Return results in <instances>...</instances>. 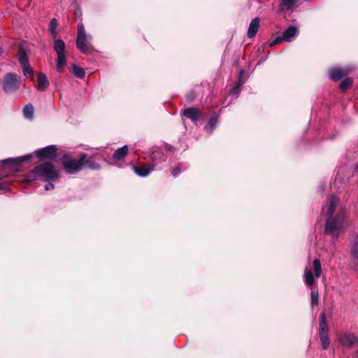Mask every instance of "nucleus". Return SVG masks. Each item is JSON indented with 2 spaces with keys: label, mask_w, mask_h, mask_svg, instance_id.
I'll return each mask as SVG.
<instances>
[{
  "label": "nucleus",
  "mask_w": 358,
  "mask_h": 358,
  "mask_svg": "<svg viewBox=\"0 0 358 358\" xmlns=\"http://www.w3.org/2000/svg\"><path fill=\"white\" fill-rule=\"evenodd\" d=\"M313 268L316 278H320L322 273V266L320 259H315L313 261Z\"/></svg>",
  "instance_id": "nucleus-26"
},
{
  "label": "nucleus",
  "mask_w": 358,
  "mask_h": 358,
  "mask_svg": "<svg viewBox=\"0 0 358 358\" xmlns=\"http://www.w3.org/2000/svg\"><path fill=\"white\" fill-rule=\"evenodd\" d=\"M85 159L86 154L85 153H82L78 159H75L69 155H65L62 159V165L68 173L73 174L81 169Z\"/></svg>",
  "instance_id": "nucleus-5"
},
{
  "label": "nucleus",
  "mask_w": 358,
  "mask_h": 358,
  "mask_svg": "<svg viewBox=\"0 0 358 358\" xmlns=\"http://www.w3.org/2000/svg\"><path fill=\"white\" fill-rule=\"evenodd\" d=\"M134 170L138 176L141 177H145L154 170V166L150 164L141 165L134 166Z\"/></svg>",
  "instance_id": "nucleus-14"
},
{
  "label": "nucleus",
  "mask_w": 358,
  "mask_h": 358,
  "mask_svg": "<svg viewBox=\"0 0 358 358\" xmlns=\"http://www.w3.org/2000/svg\"><path fill=\"white\" fill-rule=\"evenodd\" d=\"M281 10H290L296 5V0H280Z\"/></svg>",
  "instance_id": "nucleus-22"
},
{
  "label": "nucleus",
  "mask_w": 358,
  "mask_h": 358,
  "mask_svg": "<svg viewBox=\"0 0 358 358\" xmlns=\"http://www.w3.org/2000/svg\"><path fill=\"white\" fill-rule=\"evenodd\" d=\"M128 153V147L127 145H124L120 148H118L113 153V157L116 160H121L123 159Z\"/></svg>",
  "instance_id": "nucleus-20"
},
{
  "label": "nucleus",
  "mask_w": 358,
  "mask_h": 358,
  "mask_svg": "<svg viewBox=\"0 0 358 358\" xmlns=\"http://www.w3.org/2000/svg\"><path fill=\"white\" fill-rule=\"evenodd\" d=\"M259 17H255L252 20L249 24V27L248 29V36L249 38H253L259 29Z\"/></svg>",
  "instance_id": "nucleus-15"
},
{
  "label": "nucleus",
  "mask_w": 358,
  "mask_h": 358,
  "mask_svg": "<svg viewBox=\"0 0 358 358\" xmlns=\"http://www.w3.org/2000/svg\"><path fill=\"white\" fill-rule=\"evenodd\" d=\"M32 157V155H27L23 157H17L15 159H8L2 161L3 169L6 172L8 171H19L20 169L18 168V162H22L28 160Z\"/></svg>",
  "instance_id": "nucleus-9"
},
{
  "label": "nucleus",
  "mask_w": 358,
  "mask_h": 358,
  "mask_svg": "<svg viewBox=\"0 0 358 358\" xmlns=\"http://www.w3.org/2000/svg\"><path fill=\"white\" fill-rule=\"evenodd\" d=\"M218 122V116L213 115L209 118L206 125L204 127L205 131L209 135H210L214 129L216 128Z\"/></svg>",
  "instance_id": "nucleus-16"
},
{
  "label": "nucleus",
  "mask_w": 358,
  "mask_h": 358,
  "mask_svg": "<svg viewBox=\"0 0 358 358\" xmlns=\"http://www.w3.org/2000/svg\"><path fill=\"white\" fill-rule=\"evenodd\" d=\"M8 189L7 183L0 178V191L6 192Z\"/></svg>",
  "instance_id": "nucleus-34"
},
{
  "label": "nucleus",
  "mask_w": 358,
  "mask_h": 358,
  "mask_svg": "<svg viewBox=\"0 0 358 358\" xmlns=\"http://www.w3.org/2000/svg\"><path fill=\"white\" fill-rule=\"evenodd\" d=\"M338 201L339 199L334 195H330L327 199V215L328 217L326 220L324 232L331 235L334 240L338 238L344 228L345 210L341 209L334 215Z\"/></svg>",
  "instance_id": "nucleus-1"
},
{
  "label": "nucleus",
  "mask_w": 358,
  "mask_h": 358,
  "mask_svg": "<svg viewBox=\"0 0 358 358\" xmlns=\"http://www.w3.org/2000/svg\"><path fill=\"white\" fill-rule=\"evenodd\" d=\"M45 189L46 190H50V189H54V185L51 182H49L48 184H47L45 186Z\"/></svg>",
  "instance_id": "nucleus-36"
},
{
  "label": "nucleus",
  "mask_w": 358,
  "mask_h": 358,
  "mask_svg": "<svg viewBox=\"0 0 358 358\" xmlns=\"http://www.w3.org/2000/svg\"><path fill=\"white\" fill-rule=\"evenodd\" d=\"M84 165L92 170H98L100 169V165L94 160V157H91L88 159L86 158Z\"/></svg>",
  "instance_id": "nucleus-23"
},
{
  "label": "nucleus",
  "mask_w": 358,
  "mask_h": 358,
  "mask_svg": "<svg viewBox=\"0 0 358 358\" xmlns=\"http://www.w3.org/2000/svg\"><path fill=\"white\" fill-rule=\"evenodd\" d=\"M299 32L298 28L294 25H290L282 33L281 36L276 37L271 43L270 46L279 44L282 42H291L294 40Z\"/></svg>",
  "instance_id": "nucleus-7"
},
{
  "label": "nucleus",
  "mask_w": 358,
  "mask_h": 358,
  "mask_svg": "<svg viewBox=\"0 0 358 358\" xmlns=\"http://www.w3.org/2000/svg\"><path fill=\"white\" fill-rule=\"evenodd\" d=\"M57 156V148L55 145L47 146L36 152V157L41 159H52Z\"/></svg>",
  "instance_id": "nucleus-11"
},
{
  "label": "nucleus",
  "mask_w": 358,
  "mask_h": 358,
  "mask_svg": "<svg viewBox=\"0 0 358 358\" xmlns=\"http://www.w3.org/2000/svg\"><path fill=\"white\" fill-rule=\"evenodd\" d=\"M2 52H3V49L1 47H0V55H1Z\"/></svg>",
  "instance_id": "nucleus-39"
},
{
  "label": "nucleus",
  "mask_w": 358,
  "mask_h": 358,
  "mask_svg": "<svg viewBox=\"0 0 358 358\" xmlns=\"http://www.w3.org/2000/svg\"><path fill=\"white\" fill-rule=\"evenodd\" d=\"M351 253L354 258V263L358 266V235L355 236L354 243L352 245Z\"/></svg>",
  "instance_id": "nucleus-21"
},
{
  "label": "nucleus",
  "mask_w": 358,
  "mask_h": 358,
  "mask_svg": "<svg viewBox=\"0 0 358 358\" xmlns=\"http://www.w3.org/2000/svg\"><path fill=\"white\" fill-rule=\"evenodd\" d=\"M183 115L191 120L195 124L196 122L201 118V113L197 108L191 107L186 108L182 112Z\"/></svg>",
  "instance_id": "nucleus-13"
},
{
  "label": "nucleus",
  "mask_w": 358,
  "mask_h": 358,
  "mask_svg": "<svg viewBox=\"0 0 358 358\" xmlns=\"http://www.w3.org/2000/svg\"><path fill=\"white\" fill-rule=\"evenodd\" d=\"M352 79L349 77L344 78L339 85L341 90L343 92L345 91L350 86L352 85Z\"/></svg>",
  "instance_id": "nucleus-28"
},
{
  "label": "nucleus",
  "mask_w": 358,
  "mask_h": 358,
  "mask_svg": "<svg viewBox=\"0 0 358 358\" xmlns=\"http://www.w3.org/2000/svg\"><path fill=\"white\" fill-rule=\"evenodd\" d=\"M338 342L341 345L350 348L353 345H358V336L351 333H344L338 336Z\"/></svg>",
  "instance_id": "nucleus-10"
},
{
  "label": "nucleus",
  "mask_w": 358,
  "mask_h": 358,
  "mask_svg": "<svg viewBox=\"0 0 358 358\" xmlns=\"http://www.w3.org/2000/svg\"><path fill=\"white\" fill-rule=\"evenodd\" d=\"M57 21L55 18H52L49 24V31L50 32L54 30H57Z\"/></svg>",
  "instance_id": "nucleus-33"
},
{
  "label": "nucleus",
  "mask_w": 358,
  "mask_h": 358,
  "mask_svg": "<svg viewBox=\"0 0 358 358\" xmlns=\"http://www.w3.org/2000/svg\"><path fill=\"white\" fill-rule=\"evenodd\" d=\"M22 78L15 73H6L2 80V88L7 94L16 92L20 87Z\"/></svg>",
  "instance_id": "nucleus-3"
},
{
  "label": "nucleus",
  "mask_w": 358,
  "mask_h": 358,
  "mask_svg": "<svg viewBox=\"0 0 358 358\" xmlns=\"http://www.w3.org/2000/svg\"><path fill=\"white\" fill-rule=\"evenodd\" d=\"M355 68L351 65H348L345 67L336 66L329 70V76L331 80L336 82L348 75Z\"/></svg>",
  "instance_id": "nucleus-8"
},
{
  "label": "nucleus",
  "mask_w": 358,
  "mask_h": 358,
  "mask_svg": "<svg viewBox=\"0 0 358 358\" xmlns=\"http://www.w3.org/2000/svg\"><path fill=\"white\" fill-rule=\"evenodd\" d=\"M329 333V327L327 324L326 317L324 313H322L320 316V329H319V335L328 334Z\"/></svg>",
  "instance_id": "nucleus-19"
},
{
  "label": "nucleus",
  "mask_w": 358,
  "mask_h": 358,
  "mask_svg": "<svg viewBox=\"0 0 358 358\" xmlns=\"http://www.w3.org/2000/svg\"><path fill=\"white\" fill-rule=\"evenodd\" d=\"M355 172L356 174L358 175V164L355 166Z\"/></svg>",
  "instance_id": "nucleus-38"
},
{
  "label": "nucleus",
  "mask_w": 358,
  "mask_h": 358,
  "mask_svg": "<svg viewBox=\"0 0 358 358\" xmlns=\"http://www.w3.org/2000/svg\"><path fill=\"white\" fill-rule=\"evenodd\" d=\"M49 85V81L46 77V76L40 73L38 75V82H37V89L41 91L45 90Z\"/></svg>",
  "instance_id": "nucleus-17"
},
{
  "label": "nucleus",
  "mask_w": 358,
  "mask_h": 358,
  "mask_svg": "<svg viewBox=\"0 0 358 358\" xmlns=\"http://www.w3.org/2000/svg\"><path fill=\"white\" fill-rule=\"evenodd\" d=\"M17 56L20 65H25L29 63L27 53L22 45L19 46Z\"/></svg>",
  "instance_id": "nucleus-18"
},
{
  "label": "nucleus",
  "mask_w": 358,
  "mask_h": 358,
  "mask_svg": "<svg viewBox=\"0 0 358 358\" xmlns=\"http://www.w3.org/2000/svg\"><path fill=\"white\" fill-rule=\"evenodd\" d=\"M32 173L34 176L42 178L45 181L55 180L59 176L55 166L50 162L38 165L33 170Z\"/></svg>",
  "instance_id": "nucleus-2"
},
{
  "label": "nucleus",
  "mask_w": 358,
  "mask_h": 358,
  "mask_svg": "<svg viewBox=\"0 0 358 358\" xmlns=\"http://www.w3.org/2000/svg\"><path fill=\"white\" fill-rule=\"evenodd\" d=\"M53 48L57 55L56 59V69L58 72L61 73L63 71L66 64V59L65 56V43L62 39H56L54 43Z\"/></svg>",
  "instance_id": "nucleus-6"
},
{
  "label": "nucleus",
  "mask_w": 358,
  "mask_h": 358,
  "mask_svg": "<svg viewBox=\"0 0 358 358\" xmlns=\"http://www.w3.org/2000/svg\"><path fill=\"white\" fill-rule=\"evenodd\" d=\"M244 73V71L243 70H241L240 72H239V75H238V83H237V85L233 87L231 90V93L232 94H234V95H238V93L240 92L241 91V86L243 84V82L241 81V77L243 76Z\"/></svg>",
  "instance_id": "nucleus-24"
},
{
  "label": "nucleus",
  "mask_w": 358,
  "mask_h": 358,
  "mask_svg": "<svg viewBox=\"0 0 358 358\" xmlns=\"http://www.w3.org/2000/svg\"><path fill=\"white\" fill-rule=\"evenodd\" d=\"M318 304V292L312 289L311 291V306L314 307Z\"/></svg>",
  "instance_id": "nucleus-32"
},
{
  "label": "nucleus",
  "mask_w": 358,
  "mask_h": 358,
  "mask_svg": "<svg viewBox=\"0 0 358 358\" xmlns=\"http://www.w3.org/2000/svg\"><path fill=\"white\" fill-rule=\"evenodd\" d=\"M305 283L311 286L314 282V278L311 271L306 269L304 271Z\"/></svg>",
  "instance_id": "nucleus-27"
},
{
  "label": "nucleus",
  "mask_w": 358,
  "mask_h": 358,
  "mask_svg": "<svg viewBox=\"0 0 358 358\" xmlns=\"http://www.w3.org/2000/svg\"><path fill=\"white\" fill-rule=\"evenodd\" d=\"M92 36L85 32L84 25L79 24L78 25V36L76 40V47L83 53H90L93 50L90 41Z\"/></svg>",
  "instance_id": "nucleus-4"
},
{
  "label": "nucleus",
  "mask_w": 358,
  "mask_h": 358,
  "mask_svg": "<svg viewBox=\"0 0 358 358\" xmlns=\"http://www.w3.org/2000/svg\"><path fill=\"white\" fill-rule=\"evenodd\" d=\"M73 73L77 78H83L85 76V71L83 68L76 65H73Z\"/></svg>",
  "instance_id": "nucleus-30"
},
{
  "label": "nucleus",
  "mask_w": 358,
  "mask_h": 358,
  "mask_svg": "<svg viewBox=\"0 0 358 358\" xmlns=\"http://www.w3.org/2000/svg\"><path fill=\"white\" fill-rule=\"evenodd\" d=\"M171 146L166 145L164 147V151L166 152V155L164 154V151L162 149H157L152 152L151 155V158L155 164L165 162L167 158L166 155H168V152H171Z\"/></svg>",
  "instance_id": "nucleus-12"
},
{
  "label": "nucleus",
  "mask_w": 358,
  "mask_h": 358,
  "mask_svg": "<svg viewBox=\"0 0 358 358\" xmlns=\"http://www.w3.org/2000/svg\"><path fill=\"white\" fill-rule=\"evenodd\" d=\"M50 33L54 38H56L58 36V32L57 30L52 31Z\"/></svg>",
  "instance_id": "nucleus-37"
},
{
  "label": "nucleus",
  "mask_w": 358,
  "mask_h": 358,
  "mask_svg": "<svg viewBox=\"0 0 358 358\" xmlns=\"http://www.w3.org/2000/svg\"><path fill=\"white\" fill-rule=\"evenodd\" d=\"M24 75L25 76H30L33 77V71L29 63L25 65H21Z\"/></svg>",
  "instance_id": "nucleus-31"
},
{
  "label": "nucleus",
  "mask_w": 358,
  "mask_h": 358,
  "mask_svg": "<svg viewBox=\"0 0 358 358\" xmlns=\"http://www.w3.org/2000/svg\"><path fill=\"white\" fill-rule=\"evenodd\" d=\"M171 174L172 176L174 177V178H176L178 175V173H179V169H178V166H177L176 167H174V168H171Z\"/></svg>",
  "instance_id": "nucleus-35"
},
{
  "label": "nucleus",
  "mask_w": 358,
  "mask_h": 358,
  "mask_svg": "<svg viewBox=\"0 0 358 358\" xmlns=\"http://www.w3.org/2000/svg\"><path fill=\"white\" fill-rule=\"evenodd\" d=\"M321 341L322 348L326 350L329 346L330 341L329 334L319 335Z\"/></svg>",
  "instance_id": "nucleus-29"
},
{
  "label": "nucleus",
  "mask_w": 358,
  "mask_h": 358,
  "mask_svg": "<svg viewBox=\"0 0 358 358\" xmlns=\"http://www.w3.org/2000/svg\"><path fill=\"white\" fill-rule=\"evenodd\" d=\"M24 116L27 119H32L34 116V107L29 103L24 106L23 109Z\"/></svg>",
  "instance_id": "nucleus-25"
}]
</instances>
